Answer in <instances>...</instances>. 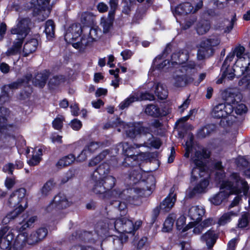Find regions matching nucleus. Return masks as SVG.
<instances>
[{
  "mask_svg": "<svg viewBox=\"0 0 250 250\" xmlns=\"http://www.w3.org/2000/svg\"><path fill=\"white\" fill-rule=\"evenodd\" d=\"M215 178L221 183L220 191L209 198L211 204L220 205L228 197L232 194H241L246 195L249 187L247 183L241 179L236 173L232 174L227 179L223 180L225 174L221 163L217 162L214 164Z\"/></svg>",
  "mask_w": 250,
  "mask_h": 250,
  "instance_id": "1",
  "label": "nucleus"
},
{
  "mask_svg": "<svg viewBox=\"0 0 250 250\" xmlns=\"http://www.w3.org/2000/svg\"><path fill=\"white\" fill-rule=\"evenodd\" d=\"M109 172V166L106 163L100 165L91 175L95 184L92 191L97 194H100L103 199L120 198L122 191L115 188L110 191L115 185L116 179L110 175H106Z\"/></svg>",
  "mask_w": 250,
  "mask_h": 250,
  "instance_id": "2",
  "label": "nucleus"
},
{
  "mask_svg": "<svg viewBox=\"0 0 250 250\" xmlns=\"http://www.w3.org/2000/svg\"><path fill=\"white\" fill-rule=\"evenodd\" d=\"M188 52L186 49L174 53L171 56V64L178 69L170 79L174 86L181 87L191 83L193 79L192 75L195 72V64L188 62Z\"/></svg>",
  "mask_w": 250,
  "mask_h": 250,
  "instance_id": "3",
  "label": "nucleus"
},
{
  "mask_svg": "<svg viewBox=\"0 0 250 250\" xmlns=\"http://www.w3.org/2000/svg\"><path fill=\"white\" fill-rule=\"evenodd\" d=\"M234 55L237 59L232 68L233 70L238 76L244 75L239 81L238 84L243 88L250 90V53L246 52L244 46L237 45L233 50L232 54L228 55L225 63L228 64V62L232 61Z\"/></svg>",
  "mask_w": 250,
  "mask_h": 250,
  "instance_id": "4",
  "label": "nucleus"
},
{
  "mask_svg": "<svg viewBox=\"0 0 250 250\" xmlns=\"http://www.w3.org/2000/svg\"><path fill=\"white\" fill-rule=\"evenodd\" d=\"M127 182L132 186L137 184L139 185V187L132 188L122 191L120 199L129 201V198L131 197L130 195H127V194H132L133 193H136L141 195L142 190H151L153 188L155 184V179L153 175L142 171L138 168L137 170H133L130 173Z\"/></svg>",
  "mask_w": 250,
  "mask_h": 250,
  "instance_id": "5",
  "label": "nucleus"
},
{
  "mask_svg": "<svg viewBox=\"0 0 250 250\" xmlns=\"http://www.w3.org/2000/svg\"><path fill=\"white\" fill-rule=\"evenodd\" d=\"M114 201V199L110 200L111 204L117 207L121 211L120 217L111 218L107 222V228L109 229L113 230L120 233H131L137 230L142 225L141 220H137L134 224L132 221L123 216L126 213V204L122 201L121 199Z\"/></svg>",
  "mask_w": 250,
  "mask_h": 250,
  "instance_id": "6",
  "label": "nucleus"
},
{
  "mask_svg": "<svg viewBox=\"0 0 250 250\" xmlns=\"http://www.w3.org/2000/svg\"><path fill=\"white\" fill-rule=\"evenodd\" d=\"M226 103L220 104L214 106L212 111V116L214 118L226 119V122L229 125L235 121L236 117L233 113V105L236 99L235 95L238 100H240L241 95L236 92L234 90L228 89L226 91Z\"/></svg>",
  "mask_w": 250,
  "mask_h": 250,
  "instance_id": "7",
  "label": "nucleus"
},
{
  "mask_svg": "<svg viewBox=\"0 0 250 250\" xmlns=\"http://www.w3.org/2000/svg\"><path fill=\"white\" fill-rule=\"evenodd\" d=\"M31 21L27 18L20 17L15 25L11 28V33L16 36L13 46L6 52L8 56L20 54L23 42L30 31Z\"/></svg>",
  "mask_w": 250,
  "mask_h": 250,
  "instance_id": "8",
  "label": "nucleus"
},
{
  "mask_svg": "<svg viewBox=\"0 0 250 250\" xmlns=\"http://www.w3.org/2000/svg\"><path fill=\"white\" fill-rule=\"evenodd\" d=\"M50 0H30L24 6V9H33V15L39 21L48 16L51 9Z\"/></svg>",
  "mask_w": 250,
  "mask_h": 250,
  "instance_id": "9",
  "label": "nucleus"
},
{
  "mask_svg": "<svg viewBox=\"0 0 250 250\" xmlns=\"http://www.w3.org/2000/svg\"><path fill=\"white\" fill-rule=\"evenodd\" d=\"M210 156V152L205 148L200 149L195 152L194 156L192 157V161L194 163L193 167L191 172L192 179L197 178V175L200 177L204 176L206 173L207 166L204 164L205 159Z\"/></svg>",
  "mask_w": 250,
  "mask_h": 250,
  "instance_id": "10",
  "label": "nucleus"
},
{
  "mask_svg": "<svg viewBox=\"0 0 250 250\" xmlns=\"http://www.w3.org/2000/svg\"><path fill=\"white\" fill-rule=\"evenodd\" d=\"M119 124L120 127L118 128V131L119 132L122 130L125 131L126 135L130 138L144 137L147 133L149 136H151L149 133V129L142 126L139 124H125L124 122H119Z\"/></svg>",
  "mask_w": 250,
  "mask_h": 250,
  "instance_id": "11",
  "label": "nucleus"
},
{
  "mask_svg": "<svg viewBox=\"0 0 250 250\" xmlns=\"http://www.w3.org/2000/svg\"><path fill=\"white\" fill-rule=\"evenodd\" d=\"M203 6L202 1H199L198 3L185 2L181 3L176 6L172 10L174 16L178 21V16H184L190 13H194L198 10L201 8Z\"/></svg>",
  "mask_w": 250,
  "mask_h": 250,
  "instance_id": "12",
  "label": "nucleus"
},
{
  "mask_svg": "<svg viewBox=\"0 0 250 250\" xmlns=\"http://www.w3.org/2000/svg\"><path fill=\"white\" fill-rule=\"evenodd\" d=\"M70 203L65 195L59 194L55 196L53 200L46 207V211L48 212L58 211L65 208L69 206Z\"/></svg>",
  "mask_w": 250,
  "mask_h": 250,
  "instance_id": "13",
  "label": "nucleus"
},
{
  "mask_svg": "<svg viewBox=\"0 0 250 250\" xmlns=\"http://www.w3.org/2000/svg\"><path fill=\"white\" fill-rule=\"evenodd\" d=\"M154 100V96L153 94L148 93H142L140 92L134 93L129 97L125 99L121 102L119 105L120 109L123 110L127 107L131 103L142 100L152 101Z\"/></svg>",
  "mask_w": 250,
  "mask_h": 250,
  "instance_id": "14",
  "label": "nucleus"
},
{
  "mask_svg": "<svg viewBox=\"0 0 250 250\" xmlns=\"http://www.w3.org/2000/svg\"><path fill=\"white\" fill-rule=\"evenodd\" d=\"M31 78V75L28 74L25 77V80H18L9 85L3 86L1 95H0V104H2L9 100V96L10 91L12 89L17 88L21 85H24L27 84Z\"/></svg>",
  "mask_w": 250,
  "mask_h": 250,
  "instance_id": "15",
  "label": "nucleus"
},
{
  "mask_svg": "<svg viewBox=\"0 0 250 250\" xmlns=\"http://www.w3.org/2000/svg\"><path fill=\"white\" fill-rule=\"evenodd\" d=\"M82 32V29L80 24H73L67 29L64 39L65 41L70 43H75L78 41L80 42L82 38L80 39Z\"/></svg>",
  "mask_w": 250,
  "mask_h": 250,
  "instance_id": "16",
  "label": "nucleus"
},
{
  "mask_svg": "<svg viewBox=\"0 0 250 250\" xmlns=\"http://www.w3.org/2000/svg\"><path fill=\"white\" fill-rule=\"evenodd\" d=\"M8 113V111L6 108H0V132L13 130L17 127V122L12 123L9 119L6 118V117Z\"/></svg>",
  "mask_w": 250,
  "mask_h": 250,
  "instance_id": "17",
  "label": "nucleus"
},
{
  "mask_svg": "<svg viewBox=\"0 0 250 250\" xmlns=\"http://www.w3.org/2000/svg\"><path fill=\"white\" fill-rule=\"evenodd\" d=\"M176 201V195L173 193V189H171L168 195L160 204L159 207L154 210V214L156 216L159 211L163 212L169 211L174 206Z\"/></svg>",
  "mask_w": 250,
  "mask_h": 250,
  "instance_id": "18",
  "label": "nucleus"
},
{
  "mask_svg": "<svg viewBox=\"0 0 250 250\" xmlns=\"http://www.w3.org/2000/svg\"><path fill=\"white\" fill-rule=\"evenodd\" d=\"M220 43L218 38L210 39L202 42L197 53V58L199 60H202L208 54V51L211 50V47L216 46Z\"/></svg>",
  "mask_w": 250,
  "mask_h": 250,
  "instance_id": "19",
  "label": "nucleus"
},
{
  "mask_svg": "<svg viewBox=\"0 0 250 250\" xmlns=\"http://www.w3.org/2000/svg\"><path fill=\"white\" fill-rule=\"evenodd\" d=\"M26 190L21 188L15 191L10 196L9 203L11 207H19L21 204L24 209L27 207V202L25 199Z\"/></svg>",
  "mask_w": 250,
  "mask_h": 250,
  "instance_id": "20",
  "label": "nucleus"
},
{
  "mask_svg": "<svg viewBox=\"0 0 250 250\" xmlns=\"http://www.w3.org/2000/svg\"><path fill=\"white\" fill-rule=\"evenodd\" d=\"M134 146H135V147L129 145L127 143H124L123 144V150L126 156V157L125 158V161H130V159L137 160L139 159V157H141L142 155H143V157L146 155V153H142L140 155H139V151L137 148L142 146V145H135Z\"/></svg>",
  "mask_w": 250,
  "mask_h": 250,
  "instance_id": "21",
  "label": "nucleus"
},
{
  "mask_svg": "<svg viewBox=\"0 0 250 250\" xmlns=\"http://www.w3.org/2000/svg\"><path fill=\"white\" fill-rule=\"evenodd\" d=\"M209 184L208 177L201 180L193 188H189L186 192V195L189 198L193 197L197 194L202 193L207 191Z\"/></svg>",
  "mask_w": 250,
  "mask_h": 250,
  "instance_id": "22",
  "label": "nucleus"
},
{
  "mask_svg": "<svg viewBox=\"0 0 250 250\" xmlns=\"http://www.w3.org/2000/svg\"><path fill=\"white\" fill-rule=\"evenodd\" d=\"M14 235L11 231H9L7 227L0 230V247L1 249H9L11 245Z\"/></svg>",
  "mask_w": 250,
  "mask_h": 250,
  "instance_id": "23",
  "label": "nucleus"
},
{
  "mask_svg": "<svg viewBox=\"0 0 250 250\" xmlns=\"http://www.w3.org/2000/svg\"><path fill=\"white\" fill-rule=\"evenodd\" d=\"M89 31L88 36L86 37L83 36L82 38L81 41H78L75 43H73V46L75 48L82 47L83 46H86L90 42L95 41L98 38V31L97 29L92 28L87 29Z\"/></svg>",
  "mask_w": 250,
  "mask_h": 250,
  "instance_id": "24",
  "label": "nucleus"
},
{
  "mask_svg": "<svg viewBox=\"0 0 250 250\" xmlns=\"http://www.w3.org/2000/svg\"><path fill=\"white\" fill-rule=\"evenodd\" d=\"M47 229L44 228L39 229L37 231L31 232L30 234H27L26 242L29 245L36 244L40 241L42 240L47 235Z\"/></svg>",
  "mask_w": 250,
  "mask_h": 250,
  "instance_id": "25",
  "label": "nucleus"
},
{
  "mask_svg": "<svg viewBox=\"0 0 250 250\" xmlns=\"http://www.w3.org/2000/svg\"><path fill=\"white\" fill-rule=\"evenodd\" d=\"M204 208L199 206L190 207L188 209V215L191 220L193 221L194 225L201 221L203 215L204 214Z\"/></svg>",
  "mask_w": 250,
  "mask_h": 250,
  "instance_id": "26",
  "label": "nucleus"
},
{
  "mask_svg": "<svg viewBox=\"0 0 250 250\" xmlns=\"http://www.w3.org/2000/svg\"><path fill=\"white\" fill-rule=\"evenodd\" d=\"M227 65L228 64L225 63V62L224 63L222 66V70L225 69V70L223 71L221 78L216 81L217 83L220 84L224 82L225 83L227 80H231L235 76H238L233 70V68L230 67H228Z\"/></svg>",
  "mask_w": 250,
  "mask_h": 250,
  "instance_id": "27",
  "label": "nucleus"
},
{
  "mask_svg": "<svg viewBox=\"0 0 250 250\" xmlns=\"http://www.w3.org/2000/svg\"><path fill=\"white\" fill-rule=\"evenodd\" d=\"M38 45V41L36 39H28L23 46L22 51L23 56H27L33 53L37 49Z\"/></svg>",
  "mask_w": 250,
  "mask_h": 250,
  "instance_id": "28",
  "label": "nucleus"
},
{
  "mask_svg": "<svg viewBox=\"0 0 250 250\" xmlns=\"http://www.w3.org/2000/svg\"><path fill=\"white\" fill-rule=\"evenodd\" d=\"M27 233L26 232L19 234L15 240L13 247L14 250H21L25 245Z\"/></svg>",
  "mask_w": 250,
  "mask_h": 250,
  "instance_id": "29",
  "label": "nucleus"
},
{
  "mask_svg": "<svg viewBox=\"0 0 250 250\" xmlns=\"http://www.w3.org/2000/svg\"><path fill=\"white\" fill-rule=\"evenodd\" d=\"M113 20V12L112 11L109 12L108 18H103L101 19V25L103 27L104 33H106L110 31L112 27Z\"/></svg>",
  "mask_w": 250,
  "mask_h": 250,
  "instance_id": "30",
  "label": "nucleus"
},
{
  "mask_svg": "<svg viewBox=\"0 0 250 250\" xmlns=\"http://www.w3.org/2000/svg\"><path fill=\"white\" fill-rule=\"evenodd\" d=\"M75 156L73 154H69L59 159L56 166L58 168H62L70 165L75 161Z\"/></svg>",
  "mask_w": 250,
  "mask_h": 250,
  "instance_id": "31",
  "label": "nucleus"
},
{
  "mask_svg": "<svg viewBox=\"0 0 250 250\" xmlns=\"http://www.w3.org/2000/svg\"><path fill=\"white\" fill-rule=\"evenodd\" d=\"M217 238V235L214 231L209 230L202 236V239L206 243L208 248H211L215 243Z\"/></svg>",
  "mask_w": 250,
  "mask_h": 250,
  "instance_id": "32",
  "label": "nucleus"
},
{
  "mask_svg": "<svg viewBox=\"0 0 250 250\" xmlns=\"http://www.w3.org/2000/svg\"><path fill=\"white\" fill-rule=\"evenodd\" d=\"M153 90L156 95L160 99H165L167 97V90L166 86L161 83H155Z\"/></svg>",
  "mask_w": 250,
  "mask_h": 250,
  "instance_id": "33",
  "label": "nucleus"
},
{
  "mask_svg": "<svg viewBox=\"0 0 250 250\" xmlns=\"http://www.w3.org/2000/svg\"><path fill=\"white\" fill-rule=\"evenodd\" d=\"M49 76V72L44 70L38 74L33 81V83L36 86L42 87L45 85L47 79Z\"/></svg>",
  "mask_w": 250,
  "mask_h": 250,
  "instance_id": "34",
  "label": "nucleus"
},
{
  "mask_svg": "<svg viewBox=\"0 0 250 250\" xmlns=\"http://www.w3.org/2000/svg\"><path fill=\"white\" fill-rule=\"evenodd\" d=\"M185 216L183 215L180 216L176 221L177 229L179 230H181L182 232H185L194 226L193 222H190L187 225H185Z\"/></svg>",
  "mask_w": 250,
  "mask_h": 250,
  "instance_id": "35",
  "label": "nucleus"
},
{
  "mask_svg": "<svg viewBox=\"0 0 250 250\" xmlns=\"http://www.w3.org/2000/svg\"><path fill=\"white\" fill-rule=\"evenodd\" d=\"M235 21L234 18L231 19L230 21L224 20L216 27V29L222 31L224 33H229L232 29Z\"/></svg>",
  "mask_w": 250,
  "mask_h": 250,
  "instance_id": "36",
  "label": "nucleus"
},
{
  "mask_svg": "<svg viewBox=\"0 0 250 250\" xmlns=\"http://www.w3.org/2000/svg\"><path fill=\"white\" fill-rule=\"evenodd\" d=\"M107 155H109L108 150L103 151L97 156L91 159L88 162V166L89 167H95L98 165L104 158H105Z\"/></svg>",
  "mask_w": 250,
  "mask_h": 250,
  "instance_id": "37",
  "label": "nucleus"
},
{
  "mask_svg": "<svg viewBox=\"0 0 250 250\" xmlns=\"http://www.w3.org/2000/svg\"><path fill=\"white\" fill-rule=\"evenodd\" d=\"M42 155V149L41 148H35L32 157L27 161L28 164L31 166L37 165L41 161Z\"/></svg>",
  "mask_w": 250,
  "mask_h": 250,
  "instance_id": "38",
  "label": "nucleus"
},
{
  "mask_svg": "<svg viewBox=\"0 0 250 250\" xmlns=\"http://www.w3.org/2000/svg\"><path fill=\"white\" fill-rule=\"evenodd\" d=\"M237 215L236 213L230 211L224 213L218 219L217 224L219 226H224L226 224L229 223L232 218Z\"/></svg>",
  "mask_w": 250,
  "mask_h": 250,
  "instance_id": "39",
  "label": "nucleus"
},
{
  "mask_svg": "<svg viewBox=\"0 0 250 250\" xmlns=\"http://www.w3.org/2000/svg\"><path fill=\"white\" fill-rule=\"evenodd\" d=\"M24 209V208L22 207V205L21 204L20 206L17 207L13 211L7 214L3 218L2 220L3 223L7 224L10 220L16 218L20 213L23 211Z\"/></svg>",
  "mask_w": 250,
  "mask_h": 250,
  "instance_id": "40",
  "label": "nucleus"
},
{
  "mask_svg": "<svg viewBox=\"0 0 250 250\" xmlns=\"http://www.w3.org/2000/svg\"><path fill=\"white\" fill-rule=\"evenodd\" d=\"M44 32L47 39H51L55 34V25L51 20H48L45 25Z\"/></svg>",
  "mask_w": 250,
  "mask_h": 250,
  "instance_id": "41",
  "label": "nucleus"
},
{
  "mask_svg": "<svg viewBox=\"0 0 250 250\" xmlns=\"http://www.w3.org/2000/svg\"><path fill=\"white\" fill-rule=\"evenodd\" d=\"M145 112L148 115L158 117L162 115L160 109L155 105H148L145 109Z\"/></svg>",
  "mask_w": 250,
  "mask_h": 250,
  "instance_id": "42",
  "label": "nucleus"
},
{
  "mask_svg": "<svg viewBox=\"0 0 250 250\" xmlns=\"http://www.w3.org/2000/svg\"><path fill=\"white\" fill-rule=\"evenodd\" d=\"M210 28V24L207 21H200L196 27L197 33L199 35H203L208 31Z\"/></svg>",
  "mask_w": 250,
  "mask_h": 250,
  "instance_id": "43",
  "label": "nucleus"
},
{
  "mask_svg": "<svg viewBox=\"0 0 250 250\" xmlns=\"http://www.w3.org/2000/svg\"><path fill=\"white\" fill-rule=\"evenodd\" d=\"M235 99H236V101L235 102L234 104H231L233 105V108L235 107V112L236 114L241 115L244 113H245L247 111V107L245 104H238V102L241 100L242 97L240 100H238L237 97L235 96Z\"/></svg>",
  "mask_w": 250,
  "mask_h": 250,
  "instance_id": "44",
  "label": "nucleus"
},
{
  "mask_svg": "<svg viewBox=\"0 0 250 250\" xmlns=\"http://www.w3.org/2000/svg\"><path fill=\"white\" fill-rule=\"evenodd\" d=\"M167 64L168 65V67H174L171 64V60H170V62L167 60H165L161 62V58L160 57H157L153 62V67H156L158 69H163Z\"/></svg>",
  "mask_w": 250,
  "mask_h": 250,
  "instance_id": "45",
  "label": "nucleus"
},
{
  "mask_svg": "<svg viewBox=\"0 0 250 250\" xmlns=\"http://www.w3.org/2000/svg\"><path fill=\"white\" fill-rule=\"evenodd\" d=\"M65 81L64 77L62 75H56L51 78L49 81V86L53 88V86L58 85Z\"/></svg>",
  "mask_w": 250,
  "mask_h": 250,
  "instance_id": "46",
  "label": "nucleus"
},
{
  "mask_svg": "<svg viewBox=\"0 0 250 250\" xmlns=\"http://www.w3.org/2000/svg\"><path fill=\"white\" fill-rule=\"evenodd\" d=\"M214 128V126L211 125H206L201 128L198 132V136L200 138L205 137L213 130Z\"/></svg>",
  "mask_w": 250,
  "mask_h": 250,
  "instance_id": "47",
  "label": "nucleus"
},
{
  "mask_svg": "<svg viewBox=\"0 0 250 250\" xmlns=\"http://www.w3.org/2000/svg\"><path fill=\"white\" fill-rule=\"evenodd\" d=\"M36 216H29L26 218L24 219L21 223V227L20 231H22L26 228L30 227L36 220Z\"/></svg>",
  "mask_w": 250,
  "mask_h": 250,
  "instance_id": "48",
  "label": "nucleus"
},
{
  "mask_svg": "<svg viewBox=\"0 0 250 250\" xmlns=\"http://www.w3.org/2000/svg\"><path fill=\"white\" fill-rule=\"evenodd\" d=\"M215 223V221L212 218H208L204 220L201 224L200 226H198L196 227L193 230V231L194 233L198 234L201 231V228L202 227H208L210 225L214 224Z\"/></svg>",
  "mask_w": 250,
  "mask_h": 250,
  "instance_id": "49",
  "label": "nucleus"
},
{
  "mask_svg": "<svg viewBox=\"0 0 250 250\" xmlns=\"http://www.w3.org/2000/svg\"><path fill=\"white\" fill-rule=\"evenodd\" d=\"M174 218L172 215L169 216L165 220L164 223L163 231L168 232L173 227Z\"/></svg>",
  "mask_w": 250,
  "mask_h": 250,
  "instance_id": "50",
  "label": "nucleus"
},
{
  "mask_svg": "<svg viewBox=\"0 0 250 250\" xmlns=\"http://www.w3.org/2000/svg\"><path fill=\"white\" fill-rule=\"evenodd\" d=\"M55 185L54 181L52 180L48 181L43 186L42 189V193L43 196L47 195L52 189Z\"/></svg>",
  "mask_w": 250,
  "mask_h": 250,
  "instance_id": "51",
  "label": "nucleus"
},
{
  "mask_svg": "<svg viewBox=\"0 0 250 250\" xmlns=\"http://www.w3.org/2000/svg\"><path fill=\"white\" fill-rule=\"evenodd\" d=\"M238 162L239 164L246 168L244 170L245 174L250 177V164L249 162L243 157H240L239 159Z\"/></svg>",
  "mask_w": 250,
  "mask_h": 250,
  "instance_id": "52",
  "label": "nucleus"
},
{
  "mask_svg": "<svg viewBox=\"0 0 250 250\" xmlns=\"http://www.w3.org/2000/svg\"><path fill=\"white\" fill-rule=\"evenodd\" d=\"M64 118L61 115H58L53 121L52 125L53 127L57 130H60L63 125V122Z\"/></svg>",
  "mask_w": 250,
  "mask_h": 250,
  "instance_id": "53",
  "label": "nucleus"
},
{
  "mask_svg": "<svg viewBox=\"0 0 250 250\" xmlns=\"http://www.w3.org/2000/svg\"><path fill=\"white\" fill-rule=\"evenodd\" d=\"M193 139V136L190 135H189L188 140L186 141L185 144L186 153L185 154V157H186L188 158L189 156L190 152L192 146Z\"/></svg>",
  "mask_w": 250,
  "mask_h": 250,
  "instance_id": "54",
  "label": "nucleus"
},
{
  "mask_svg": "<svg viewBox=\"0 0 250 250\" xmlns=\"http://www.w3.org/2000/svg\"><path fill=\"white\" fill-rule=\"evenodd\" d=\"M99 147V144L97 142H91L84 147L90 154L98 149Z\"/></svg>",
  "mask_w": 250,
  "mask_h": 250,
  "instance_id": "55",
  "label": "nucleus"
},
{
  "mask_svg": "<svg viewBox=\"0 0 250 250\" xmlns=\"http://www.w3.org/2000/svg\"><path fill=\"white\" fill-rule=\"evenodd\" d=\"M249 223V216L247 213L244 214L241 218L239 220L238 223V227L239 228H244L247 227Z\"/></svg>",
  "mask_w": 250,
  "mask_h": 250,
  "instance_id": "56",
  "label": "nucleus"
},
{
  "mask_svg": "<svg viewBox=\"0 0 250 250\" xmlns=\"http://www.w3.org/2000/svg\"><path fill=\"white\" fill-rule=\"evenodd\" d=\"M90 155L88 154V152L86 150L85 148L82 151V152L76 157V160L78 162H82L85 161L88 155Z\"/></svg>",
  "mask_w": 250,
  "mask_h": 250,
  "instance_id": "57",
  "label": "nucleus"
},
{
  "mask_svg": "<svg viewBox=\"0 0 250 250\" xmlns=\"http://www.w3.org/2000/svg\"><path fill=\"white\" fill-rule=\"evenodd\" d=\"M69 125L74 130H79L82 126L81 121L77 119L72 120Z\"/></svg>",
  "mask_w": 250,
  "mask_h": 250,
  "instance_id": "58",
  "label": "nucleus"
},
{
  "mask_svg": "<svg viewBox=\"0 0 250 250\" xmlns=\"http://www.w3.org/2000/svg\"><path fill=\"white\" fill-rule=\"evenodd\" d=\"M190 101L188 98L185 100L184 101V102L182 103V104L179 106V107H178L179 111L181 113H182L185 111V110H186V109H187L188 108V107L189 106V105L190 104Z\"/></svg>",
  "mask_w": 250,
  "mask_h": 250,
  "instance_id": "59",
  "label": "nucleus"
},
{
  "mask_svg": "<svg viewBox=\"0 0 250 250\" xmlns=\"http://www.w3.org/2000/svg\"><path fill=\"white\" fill-rule=\"evenodd\" d=\"M14 169V166L12 163H8L3 167V170L5 172H7L9 174H12L13 173V170Z\"/></svg>",
  "mask_w": 250,
  "mask_h": 250,
  "instance_id": "60",
  "label": "nucleus"
},
{
  "mask_svg": "<svg viewBox=\"0 0 250 250\" xmlns=\"http://www.w3.org/2000/svg\"><path fill=\"white\" fill-rule=\"evenodd\" d=\"M62 136L57 134H53L51 137V139L53 143L61 144L62 143Z\"/></svg>",
  "mask_w": 250,
  "mask_h": 250,
  "instance_id": "61",
  "label": "nucleus"
},
{
  "mask_svg": "<svg viewBox=\"0 0 250 250\" xmlns=\"http://www.w3.org/2000/svg\"><path fill=\"white\" fill-rule=\"evenodd\" d=\"M70 108L71 109V114L73 115L77 116L79 115V108L77 104H72L70 105Z\"/></svg>",
  "mask_w": 250,
  "mask_h": 250,
  "instance_id": "62",
  "label": "nucleus"
},
{
  "mask_svg": "<svg viewBox=\"0 0 250 250\" xmlns=\"http://www.w3.org/2000/svg\"><path fill=\"white\" fill-rule=\"evenodd\" d=\"M121 55L124 60H126L131 57L132 53L129 50H125L121 52Z\"/></svg>",
  "mask_w": 250,
  "mask_h": 250,
  "instance_id": "63",
  "label": "nucleus"
},
{
  "mask_svg": "<svg viewBox=\"0 0 250 250\" xmlns=\"http://www.w3.org/2000/svg\"><path fill=\"white\" fill-rule=\"evenodd\" d=\"M98 11L101 13H103L107 11L108 9V6L104 2L99 3L97 6Z\"/></svg>",
  "mask_w": 250,
  "mask_h": 250,
  "instance_id": "64",
  "label": "nucleus"
}]
</instances>
